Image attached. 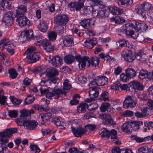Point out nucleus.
Masks as SVG:
<instances>
[{
  "instance_id": "nucleus-1",
  "label": "nucleus",
  "mask_w": 153,
  "mask_h": 153,
  "mask_svg": "<svg viewBox=\"0 0 153 153\" xmlns=\"http://www.w3.org/2000/svg\"><path fill=\"white\" fill-rule=\"evenodd\" d=\"M18 130L16 128H11L7 129L3 132H0V153H5L7 149V145L5 143L8 142V137L12 136L13 133L17 132Z\"/></svg>"
},
{
  "instance_id": "nucleus-2",
  "label": "nucleus",
  "mask_w": 153,
  "mask_h": 153,
  "mask_svg": "<svg viewBox=\"0 0 153 153\" xmlns=\"http://www.w3.org/2000/svg\"><path fill=\"white\" fill-rule=\"evenodd\" d=\"M30 115H19L15 121L18 126H24L30 130L35 129L38 125V123L33 120H29Z\"/></svg>"
},
{
  "instance_id": "nucleus-3",
  "label": "nucleus",
  "mask_w": 153,
  "mask_h": 153,
  "mask_svg": "<svg viewBox=\"0 0 153 153\" xmlns=\"http://www.w3.org/2000/svg\"><path fill=\"white\" fill-rule=\"evenodd\" d=\"M101 131L100 134L102 137L109 138L111 136V142L117 145L121 144V142L117 137V132L116 130L113 129L110 131L105 128L102 129Z\"/></svg>"
},
{
  "instance_id": "nucleus-4",
  "label": "nucleus",
  "mask_w": 153,
  "mask_h": 153,
  "mask_svg": "<svg viewBox=\"0 0 153 153\" xmlns=\"http://www.w3.org/2000/svg\"><path fill=\"white\" fill-rule=\"evenodd\" d=\"M0 48L1 49L5 48L9 53L13 55L15 53V46L9 39L5 38L0 41Z\"/></svg>"
},
{
  "instance_id": "nucleus-5",
  "label": "nucleus",
  "mask_w": 153,
  "mask_h": 153,
  "mask_svg": "<svg viewBox=\"0 0 153 153\" xmlns=\"http://www.w3.org/2000/svg\"><path fill=\"white\" fill-rule=\"evenodd\" d=\"M152 4L148 2H145L138 5L135 9V11L140 15L143 18H145L146 12L151 10Z\"/></svg>"
},
{
  "instance_id": "nucleus-6",
  "label": "nucleus",
  "mask_w": 153,
  "mask_h": 153,
  "mask_svg": "<svg viewBox=\"0 0 153 153\" xmlns=\"http://www.w3.org/2000/svg\"><path fill=\"white\" fill-rule=\"evenodd\" d=\"M36 50V48L34 47L28 48L25 52L24 55H26L27 58L30 59L31 63H34L38 61L40 57L39 54L37 52H33Z\"/></svg>"
},
{
  "instance_id": "nucleus-7",
  "label": "nucleus",
  "mask_w": 153,
  "mask_h": 153,
  "mask_svg": "<svg viewBox=\"0 0 153 153\" xmlns=\"http://www.w3.org/2000/svg\"><path fill=\"white\" fill-rule=\"evenodd\" d=\"M85 0H78V1H74L69 3L68 5L71 11L80 10L84 7V2Z\"/></svg>"
},
{
  "instance_id": "nucleus-8",
  "label": "nucleus",
  "mask_w": 153,
  "mask_h": 153,
  "mask_svg": "<svg viewBox=\"0 0 153 153\" xmlns=\"http://www.w3.org/2000/svg\"><path fill=\"white\" fill-rule=\"evenodd\" d=\"M33 35V32L32 30H26L22 32L19 39L21 42H24L32 38Z\"/></svg>"
},
{
  "instance_id": "nucleus-9",
  "label": "nucleus",
  "mask_w": 153,
  "mask_h": 153,
  "mask_svg": "<svg viewBox=\"0 0 153 153\" xmlns=\"http://www.w3.org/2000/svg\"><path fill=\"white\" fill-rule=\"evenodd\" d=\"M68 21V18L67 15L61 14L56 15L54 20L56 24L60 25H65Z\"/></svg>"
},
{
  "instance_id": "nucleus-10",
  "label": "nucleus",
  "mask_w": 153,
  "mask_h": 153,
  "mask_svg": "<svg viewBox=\"0 0 153 153\" xmlns=\"http://www.w3.org/2000/svg\"><path fill=\"white\" fill-rule=\"evenodd\" d=\"M50 90L48 88V98L54 97L55 99H57L60 97L62 96L64 94L66 95V92L65 91L60 89H53L51 92H49V91L51 90L52 89Z\"/></svg>"
},
{
  "instance_id": "nucleus-11",
  "label": "nucleus",
  "mask_w": 153,
  "mask_h": 153,
  "mask_svg": "<svg viewBox=\"0 0 153 153\" xmlns=\"http://www.w3.org/2000/svg\"><path fill=\"white\" fill-rule=\"evenodd\" d=\"M16 21L18 22V24L21 27H28L30 25V21L24 15H21L16 17Z\"/></svg>"
},
{
  "instance_id": "nucleus-12",
  "label": "nucleus",
  "mask_w": 153,
  "mask_h": 153,
  "mask_svg": "<svg viewBox=\"0 0 153 153\" xmlns=\"http://www.w3.org/2000/svg\"><path fill=\"white\" fill-rule=\"evenodd\" d=\"M136 105V102L132 99L131 96L127 95L125 98V100L123 102V106L125 108L129 107H134Z\"/></svg>"
},
{
  "instance_id": "nucleus-13",
  "label": "nucleus",
  "mask_w": 153,
  "mask_h": 153,
  "mask_svg": "<svg viewBox=\"0 0 153 153\" xmlns=\"http://www.w3.org/2000/svg\"><path fill=\"white\" fill-rule=\"evenodd\" d=\"M13 13L8 11L5 13L4 15L3 21L8 26L11 25L13 23Z\"/></svg>"
},
{
  "instance_id": "nucleus-14",
  "label": "nucleus",
  "mask_w": 153,
  "mask_h": 153,
  "mask_svg": "<svg viewBox=\"0 0 153 153\" xmlns=\"http://www.w3.org/2000/svg\"><path fill=\"white\" fill-rule=\"evenodd\" d=\"M98 118L103 120V123L104 124H116L115 122L114 121L113 118L111 117L110 115H99Z\"/></svg>"
},
{
  "instance_id": "nucleus-15",
  "label": "nucleus",
  "mask_w": 153,
  "mask_h": 153,
  "mask_svg": "<svg viewBox=\"0 0 153 153\" xmlns=\"http://www.w3.org/2000/svg\"><path fill=\"white\" fill-rule=\"evenodd\" d=\"M62 59L59 56H54L50 60L49 62L54 67L60 66L62 63Z\"/></svg>"
},
{
  "instance_id": "nucleus-16",
  "label": "nucleus",
  "mask_w": 153,
  "mask_h": 153,
  "mask_svg": "<svg viewBox=\"0 0 153 153\" xmlns=\"http://www.w3.org/2000/svg\"><path fill=\"white\" fill-rule=\"evenodd\" d=\"M72 131L74 134L78 137H80L82 135L85 134L87 132L86 129L82 128L81 127H77L76 128L72 127Z\"/></svg>"
},
{
  "instance_id": "nucleus-17",
  "label": "nucleus",
  "mask_w": 153,
  "mask_h": 153,
  "mask_svg": "<svg viewBox=\"0 0 153 153\" xmlns=\"http://www.w3.org/2000/svg\"><path fill=\"white\" fill-rule=\"evenodd\" d=\"M134 26L132 23H127L123 25V29L127 35H132L134 34V31L132 30Z\"/></svg>"
},
{
  "instance_id": "nucleus-18",
  "label": "nucleus",
  "mask_w": 153,
  "mask_h": 153,
  "mask_svg": "<svg viewBox=\"0 0 153 153\" xmlns=\"http://www.w3.org/2000/svg\"><path fill=\"white\" fill-rule=\"evenodd\" d=\"M97 42L95 38L92 39H87L85 42L84 46L88 49H91L93 46L97 44Z\"/></svg>"
},
{
  "instance_id": "nucleus-19",
  "label": "nucleus",
  "mask_w": 153,
  "mask_h": 153,
  "mask_svg": "<svg viewBox=\"0 0 153 153\" xmlns=\"http://www.w3.org/2000/svg\"><path fill=\"white\" fill-rule=\"evenodd\" d=\"M124 59L128 62H133L135 58L133 55L132 51L131 50H127L125 52L123 55Z\"/></svg>"
},
{
  "instance_id": "nucleus-20",
  "label": "nucleus",
  "mask_w": 153,
  "mask_h": 153,
  "mask_svg": "<svg viewBox=\"0 0 153 153\" xmlns=\"http://www.w3.org/2000/svg\"><path fill=\"white\" fill-rule=\"evenodd\" d=\"M132 129L131 122H125L121 126V129L123 131L129 134L132 132Z\"/></svg>"
},
{
  "instance_id": "nucleus-21",
  "label": "nucleus",
  "mask_w": 153,
  "mask_h": 153,
  "mask_svg": "<svg viewBox=\"0 0 153 153\" xmlns=\"http://www.w3.org/2000/svg\"><path fill=\"white\" fill-rule=\"evenodd\" d=\"M115 2L118 5L126 8L132 4L133 0H115Z\"/></svg>"
},
{
  "instance_id": "nucleus-22",
  "label": "nucleus",
  "mask_w": 153,
  "mask_h": 153,
  "mask_svg": "<svg viewBox=\"0 0 153 153\" xmlns=\"http://www.w3.org/2000/svg\"><path fill=\"white\" fill-rule=\"evenodd\" d=\"M100 90V88L97 87H92V89L89 91V96L95 99L98 97L99 94V91Z\"/></svg>"
},
{
  "instance_id": "nucleus-23",
  "label": "nucleus",
  "mask_w": 153,
  "mask_h": 153,
  "mask_svg": "<svg viewBox=\"0 0 153 153\" xmlns=\"http://www.w3.org/2000/svg\"><path fill=\"white\" fill-rule=\"evenodd\" d=\"M109 11L113 15H120L123 13L122 9H120L115 6H110L108 7Z\"/></svg>"
},
{
  "instance_id": "nucleus-24",
  "label": "nucleus",
  "mask_w": 153,
  "mask_h": 153,
  "mask_svg": "<svg viewBox=\"0 0 153 153\" xmlns=\"http://www.w3.org/2000/svg\"><path fill=\"white\" fill-rule=\"evenodd\" d=\"M98 85H103L107 83L108 79L103 76H98L96 77Z\"/></svg>"
},
{
  "instance_id": "nucleus-25",
  "label": "nucleus",
  "mask_w": 153,
  "mask_h": 153,
  "mask_svg": "<svg viewBox=\"0 0 153 153\" xmlns=\"http://www.w3.org/2000/svg\"><path fill=\"white\" fill-rule=\"evenodd\" d=\"M131 125L132 128V130L136 131L139 129L140 126L143 125V123L141 121L132 120L131 121Z\"/></svg>"
},
{
  "instance_id": "nucleus-26",
  "label": "nucleus",
  "mask_w": 153,
  "mask_h": 153,
  "mask_svg": "<svg viewBox=\"0 0 153 153\" xmlns=\"http://www.w3.org/2000/svg\"><path fill=\"white\" fill-rule=\"evenodd\" d=\"M58 71L53 68H50L48 70V80L58 74Z\"/></svg>"
},
{
  "instance_id": "nucleus-27",
  "label": "nucleus",
  "mask_w": 153,
  "mask_h": 153,
  "mask_svg": "<svg viewBox=\"0 0 153 153\" xmlns=\"http://www.w3.org/2000/svg\"><path fill=\"white\" fill-rule=\"evenodd\" d=\"M116 45L118 47L126 46L129 48L130 47V45L128 41L124 39H121L117 42Z\"/></svg>"
},
{
  "instance_id": "nucleus-28",
  "label": "nucleus",
  "mask_w": 153,
  "mask_h": 153,
  "mask_svg": "<svg viewBox=\"0 0 153 153\" xmlns=\"http://www.w3.org/2000/svg\"><path fill=\"white\" fill-rule=\"evenodd\" d=\"M27 12L26 6L23 5H22L19 6L16 10V14L22 15Z\"/></svg>"
},
{
  "instance_id": "nucleus-29",
  "label": "nucleus",
  "mask_w": 153,
  "mask_h": 153,
  "mask_svg": "<svg viewBox=\"0 0 153 153\" xmlns=\"http://www.w3.org/2000/svg\"><path fill=\"white\" fill-rule=\"evenodd\" d=\"M125 71L130 79L134 77L136 75L135 71L131 68H129L126 69Z\"/></svg>"
},
{
  "instance_id": "nucleus-30",
  "label": "nucleus",
  "mask_w": 153,
  "mask_h": 153,
  "mask_svg": "<svg viewBox=\"0 0 153 153\" xmlns=\"http://www.w3.org/2000/svg\"><path fill=\"white\" fill-rule=\"evenodd\" d=\"M132 86L134 89H137L140 91L143 90L144 88L142 84L137 81H133Z\"/></svg>"
},
{
  "instance_id": "nucleus-31",
  "label": "nucleus",
  "mask_w": 153,
  "mask_h": 153,
  "mask_svg": "<svg viewBox=\"0 0 153 153\" xmlns=\"http://www.w3.org/2000/svg\"><path fill=\"white\" fill-rule=\"evenodd\" d=\"M38 28L39 30L43 32H45L47 30V25L45 23L44 21L41 22L38 25Z\"/></svg>"
},
{
  "instance_id": "nucleus-32",
  "label": "nucleus",
  "mask_w": 153,
  "mask_h": 153,
  "mask_svg": "<svg viewBox=\"0 0 153 153\" xmlns=\"http://www.w3.org/2000/svg\"><path fill=\"white\" fill-rule=\"evenodd\" d=\"M88 104L86 103L80 104L77 107V111L79 113H84L85 112L86 108H87Z\"/></svg>"
},
{
  "instance_id": "nucleus-33",
  "label": "nucleus",
  "mask_w": 153,
  "mask_h": 153,
  "mask_svg": "<svg viewBox=\"0 0 153 153\" xmlns=\"http://www.w3.org/2000/svg\"><path fill=\"white\" fill-rule=\"evenodd\" d=\"M40 44L42 46L43 49L46 52H48V40L47 39H44L39 41Z\"/></svg>"
},
{
  "instance_id": "nucleus-34",
  "label": "nucleus",
  "mask_w": 153,
  "mask_h": 153,
  "mask_svg": "<svg viewBox=\"0 0 153 153\" xmlns=\"http://www.w3.org/2000/svg\"><path fill=\"white\" fill-rule=\"evenodd\" d=\"M93 10V8L92 6H88L82 10L81 13L84 15H87L91 12Z\"/></svg>"
},
{
  "instance_id": "nucleus-35",
  "label": "nucleus",
  "mask_w": 153,
  "mask_h": 153,
  "mask_svg": "<svg viewBox=\"0 0 153 153\" xmlns=\"http://www.w3.org/2000/svg\"><path fill=\"white\" fill-rule=\"evenodd\" d=\"M74 57L72 55H69L65 56L64 58V62L68 64H70L72 63L74 60Z\"/></svg>"
},
{
  "instance_id": "nucleus-36",
  "label": "nucleus",
  "mask_w": 153,
  "mask_h": 153,
  "mask_svg": "<svg viewBox=\"0 0 153 153\" xmlns=\"http://www.w3.org/2000/svg\"><path fill=\"white\" fill-rule=\"evenodd\" d=\"M80 24L84 28H87L90 26V20L89 19L83 20L81 22Z\"/></svg>"
},
{
  "instance_id": "nucleus-37",
  "label": "nucleus",
  "mask_w": 153,
  "mask_h": 153,
  "mask_svg": "<svg viewBox=\"0 0 153 153\" xmlns=\"http://www.w3.org/2000/svg\"><path fill=\"white\" fill-rule=\"evenodd\" d=\"M99 100L101 101L103 100L105 101H109V94L108 92L105 91L101 95Z\"/></svg>"
},
{
  "instance_id": "nucleus-38",
  "label": "nucleus",
  "mask_w": 153,
  "mask_h": 153,
  "mask_svg": "<svg viewBox=\"0 0 153 153\" xmlns=\"http://www.w3.org/2000/svg\"><path fill=\"white\" fill-rule=\"evenodd\" d=\"M40 68V72L39 73V75L41 76L42 75L45 74L46 76H48V72L47 71L48 68H47V66L46 65H42L41 66H39Z\"/></svg>"
},
{
  "instance_id": "nucleus-39",
  "label": "nucleus",
  "mask_w": 153,
  "mask_h": 153,
  "mask_svg": "<svg viewBox=\"0 0 153 153\" xmlns=\"http://www.w3.org/2000/svg\"><path fill=\"white\" fill-rule=\"evenodd\" d=\"M142 51H139L135 53L134 57L138 60L144 61L145 60L144 58L143 57V54L142 53Z\"/></svg>"
},
{
  "instance_id": "nucleus-40",
  "label": "nucleus",
  "mask_w": 153,
  "mask_h": 153,
  "mask_svg": "<svg viewBox=\"0 0 153 153\" xmlns=\"http://www.w3.org/2000/svg\"><path fill=\"white\" fill-rule=\"evenodd\" d=\"M84 58L83 61L81 65L82 68H84L85 66L87 67H89L91 63L89 59L87 56H84Z\"/></svg>"
},
{
  "instance_id": "nucleus-41",
  "label": "nucleus",
  "mask_w": 153,
  "mask_h": 153,
  "mask_svg": "<svg viewBox=\"0 0 153 153\" xmlns=\"http://www.w3.org/2000/svg\"><path fill=\"white\" fill-rule=\"evenodd\" d=\"M73 40V38L72 37H66L63 40V43L66 46H70L72 44Z\"/></svg>"
},
{
  "instance_id": "nucleus-42",
  "label": "nucleus",
  "mask_w": 153,
  "mask_h": 153,
  "mask_svg": "<svg viewBox=\"0 0 153 153\" xmlns=\"http://www.w3.org/2000/svg\"><path fill=\"white\" fill-rule=\"evenodd\" d=\"M149 74H148V72L146 70H141L140 72L139 78L141 79H143L147 77L149 78Z\"/></svg>"
},
{
  "instance_id": "nucleus-43",
  "label": "nucleus",
  "mask_w": 153,
  "mask_h": 153,
  "mask_svg": "<svg viewBox=\"0 0 153 153\" xmlns=\"http://www.w3.org/2000/svg\"><path fill=\"white\" fill-rule=\"evenodd\" d=\"M20 112L21 114L20 115H31L34 114V111L33 109L27 110L25 108H24L21 110Z\"/></svg>"
},
{
  "instance_id": "nucleus-44",
  "label": "nucleus",
  "mask_w": 153,
  "mask_h": 153,
  "mask_svg": "<svg viewBox=\"0 0 153 153\" xmlns=\"http://www.w3.org/2000/svg\"><path fill=\"white\" fill-rule=\"evenodd\" d=\"M50 78V80H48V81H50L49 82V83L51 84V88L49 87L50 89H54L55 88V84L56 83H57L59 82V79H56V78Z\"/></svg>"
},
{
  "instance_id": "nucleus-45",
  "label": "nucleus",
  "mask_w": 153,
  "mask_h": 153,
  "mask_svg": "<svg viewBox=\"0 0 153 153\" xmlns=\"http://www.w3.org/2000/svg\"><path fill=\"white\" fill-rule=\"evenodd\" d=\"M87 1L90 6H92L93 7L95 5L101 4L102 3V2L100 0H87Z\"/></svg>"
},
{
  "instance_id": "nucleus-46",
  "label": "nucleus",
  "mask_w": 153,
  "mask_h": 153,
  "mask_svg": "<svg viewBox=\"0 0 153 153\" xmlns=\"http://www.w3.org/2000/svg\"><path fill=\"white\" fill-rule=\"evenodd\" d=\"M110 106V103L108 102L102 103L100 108V110L101 112H104L106 110H107L108 108Z\"/></svg>"
},
{
  "instance_id": "nucleus-47",
  "label": "nucleus",
  "mask_w": 153,
  "mask_h": 153,
  "mask_svg": "<svg viewBox=\"0 0 153 153\" xmlns=\"http://www.w3.org/2000/svg\"><path fill=\"white\" fill-rule=\"evenodd\" d=\"M71 87V85L70 83V81L67 79L65 80L63 83V89L65 90H68Z\"/></svg>"
},
{
  "instance_id": "nucleus-48",
  "label": "nucleus",
  "mask_w": 153,
  "mask_h": 153,
  "mask_svg": "<svg viewBox=\"0 0 153 153\" xmlns=\"http://www.w3.org/2000/svg\"><path fill=\"white\" fill-rule=\"evenodd\" d=\"M99 58L95 57L91 58V63L92 66L95 67L96 66L99 64Z\"/></svg>"
},
{
  "instance_id": "nucleus-49",
  "label": "nucleus",
  "mask_w": 153,
  "mask_h": 153,
  "mask_svg": "<svg viewBox=\"0 0 153 153\" xmlns=\"http://www.w3.org/2000/svg\"><path fill=\"white\" fill-rule=\"evenodd\" d=\"M57 33L54 31L50 32L48 33V39L51 41H53L56 40Z\"/></svg>"
},
{
  "instance_id": "nucleus-50",
  "label": "nucleus",
  "mask_w": 153,
  "mask_h": 153,
  "mask_svg": "<svg viewBox=\"0 0 153 153\" xmlns=\"http://www.w3.org/2000/svg\"><path fill=\"white\" fill-rule=\"evenodd\" d=\"M8 72L10 75V77L12 79H14L17 76V73L14 69H10L9 70Z\"/></svg>"
},
{
  "instance_id": "nucleus-51",
  "label": "nucleus",
  "mask_w": 153,
  "mask_h": 153,
  "mask_svg": "<svg viewBox=\"0 0 153 153\" xmlns=\"http://www.w3.org/2000/svg\"><path fill=\"white\" fill-rule=\"evenodd\" d=\"M10 100L12 103L14 105H19L22 102L21 100L15 98L13 96L10 97Z\"/></svg>"
},
{
  "instance_id": "nucleus-52",
  "label": "nucleus",
  "mask_w": 153,
  "mask_h": 153,
  "mask_svg": "<svg viewBox=\"0 0 153 153\" xmlns=\"http://www.w3.org/2000/svg\"><path fill=\"white\" fill-rule=\"evenodd\" d=\"M130 79L127 74L126 73H122L120 76V79L121 81L126 82L128 81Z\"/></svg>"
},
{
  "instance_id": "nucleus-53",
  "label": "nucleus",
  "mask_w": 153,
  "mask_h": 153,
  "mask_svg": "<svg viewBox=\"0 0 153 153\" xmlns=\"http://www.w3.org/2000/svg\"><path fill=\"white\" fill-rule=\"evenodd\" d=\"M30 148L31 150L33 151L35 153H39L40 151V150L39 148L35 145H30Z\"/></svg>"
},
{
  "instance_id": "nucleus-54",
  "label": "nucleus",
  "mask_w": 153,
  "mask_h": 153,
  "mask_svg": "<svg viewBox=\"0 0 153 153\" xmlns=\"http://www.w3.org/2000/svg\"><path fill=\"white\" fill-rule=\"evenodd\" d=\"M48 115H41L40 117V115L38 117V118L40 121H41V123L42 125L45 124V121H46L48 120L47 116Z\"/></svg>"
},
{
  "instance_id": "nucleus-55",
  "label": "nucleus",
  "mask_w": 153,
  "mask_h": 153,
  "mask_svg": "<svg viewBox=\"0 0 153 153\" xmlns=\"http://www.w3.org/2000/svg\"><path fill=\"white\" fill-rule=\"evenodd\" d=\"M33 107L36 110H38L39 111H47L48 110L47 108H45L44 106L42 105H35Z\"/></svg>"
},
{
  "instance_id": "nucleus-56",
  "label": "nucleus",
  "mask_w": 153,
  "mask_h": 153,
  "mask_svg": "<svg viewBox=\"0 0 153 153\" xmlns=\"http://www.w3.org/2000/svg\"><path fill=\"white\" fill-rule=\"evenodd\" d=\"M85 129H88L91 131L94 130L97 127V126L96 125L91 124H87L85 126Z\"/></svg>"
},
{
  "instance_id": "nucleus-57",
  "label": "nucleus",
  "mask_w": 153,
  "mask_h": 153,
  "mask_svg": "<svg viewBox=\"0 0 153 153\" xmlns=\"http://www.w3.org/2000/svg\"><path fill=\"white\" fill-rule=\"evenodd\" d=\"M131 137L132 139L135 140L138 143H140L144 141L143 138L138 137L136 135L131 136Z\"/></svg>"
},
{
  "instance_id": "nucleus-58",
  "label": "nucleus",
  "mask_w": 153,
  "mask_h": 153,
  "mask_svg": "<svg viewBox=\"0 0 153 153\" xmlns=\"http://www.w3.org/2000/svg\"><path fill=\"white\" fill-rule=\"evenodd\" d=\"M97 17L99 18H103L105 17V12L103 10H101L97 12Z\"/></svg>"
},
{
  "instance_id": "nucleus-59",
  "label": "nucleus",
  "mask_w": 153,
  "mask_h": 153,
  "mask_svg": "<svg viewBox=\"0 0 153 153\" xmlns=\"http://www.w3.org/2000/svg\"><path fill=\"white\" fill-rule=\"evenodd\" d=\"M98 105L95 103H92L87 106V109L89 111H92L96 109L98 107Z\"/></svg>"
},
{
  "instance_id": "nucleus-60",
  "label": "nucleus",
  "mask_w": 153,
  "mask_h": 153,
  "mask_svg": "<svg viewBox=\"0 0 153 153\" xmlns=\"http://www.w3.org/2000/svg\"><path fill=\"white\" fill-rule=\"evenodd\" d=\"M148 147L142 146L138 148V152L140 153H147Z\"/></svg>"
},
{
  "instance_id": "nucleus-61",
  "label": "nucleus",
  "mask_w": 153,
  "mask_h": 153,
  "mask_svg": "<svg viewBox=\"0 0 153 153\" xmlns=\"http://www.w3.org/2000/svg\"><path fill=\"white\" fill-rule=\"evenodd\" d=\"M75 58L76 60L79 62V63L78 65H79V66H80V65L81 66L82 62H83L84 59V56L82 58L81 57L80 55H79L76 56Z\"/></svg>"
},
{
  "instance_id": "nucleus-62",
  "label": "nucleus",
  "mask_w": 153,
  "mask_h": 153,
  "mask_svg": "<svg viewBox=\"0 0 153 153\" xmlns=\"http://www.w3.org/2000/svg\"><path fill=\"white\" fill-rule=\"evenodd\" d=\"M53 122L57 126H60L62 125V122L60 120L59 118L58 117L53 118Z\"/></svg>"
},
{
  "instance_id": "nucleus-63",
  "label": "nucleus",
  "mask_w": 153,
  "mask_h": 153,
  "mask_svg": "<svg viewBox=\"0 0 153 153\" xmlns=\"http://www.w3.org/2000/svg\"><path fill=\"white\" fill-rule=\"evenodd\" d=\"M141 111L143 115H149L151 112L152 110L149 108H144L141 109Z\"/></svg>"
},
{
  "instance_id": "nucleus-64",
  "label": "nucleus",
  "mask_w": 153,
  "mask_h": 153,
  "mask_svg": "<svg viewBox=\"0 0 153 153\" xmlns=\"http://www.w3.org/2000/svg\"><path fill=\"white\" fill-rule=\"evenodd\" d=\"M35 98L34 97H33L31 98L28 99L27 98H26L25 100V105H28L31 104L35 100Z\"/></svg>"
}]
</instances>
